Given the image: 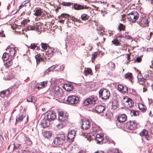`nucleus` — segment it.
Returning <instances> with one entry per match:
<instances>
[{"mask_svg": "<svg viewBox=\"0 0 153 153\" xmlns=\"http://www.w3.org/2000/svg\"><path fill=\"white\" fill-rule=\"evenodd\" d=\"M7 51H9L11 56H13L16 53V51L13 45H11L7 47L6 49Z\"/></svg>", "mask_w": 153, "mask_h": 153, "instance_id": "ddd939ff", "label": "nucleus"}, {"mask_svg": "<svg viewBox=\"0 0 153 153\" xmlns=\"http://www.w3.org/2000/svg\"><path fill=\"white\" fill-rule=\"evenodd\" d=\"M119 153L118 152V151L117 149H114L113 150L111 153Z\"/></svg>", "mask_w": 153, "mask_h": 153, "instance_id": "680f3d73", "label": "nucleus"}, {"mask_svg": "<svg viewBox=\"0 0 153 153\" xmlns=\"http://www.w3.org/2000/svg\"><path fill=\"white\" fill-rule=\"evenodd\" d=\"M91 123L88 120H82L81 127L84 130H87L90 127Z\"/></svg>", "mask_w": 153, "mask_h": 153, "instance_id": "f8f14e48", "label": "nucleus"}, {"mask_svg": "<svg viewBox=\"0 0 153 153\" xmlns=\"http://www.w3.org/2000/svg\"><path fill=\"white\" fill-rule=\"evenodd\" d=\"M109 68L111 69V70H114L115 65V64L113 62H111L109 63Z\"/></svg>", "mask_w": 153, "mask_h": 153, "instance_id": "e433bc0d", "label": "nucleus"}, {"mask_svg": "<svg viewBox=\"0 0 153 153\" xmlns=\"http://www.w3.org/2000/svg\"><path fill=\"white\" fill-rule=\"evenodd\" d=\"M48 47V45L47 44L43 43H41V47L43 49L46 50L47 49Z\"/></svg>", "mask_w": 153, "mask_h": 153, "instance_id": "49530a36", "label": "nucleus"}, {"mask_svg": "<svg viewBox=\"0 0 153 153\" xmlns=\"http://www.w3.org/2000/svg\"><path fill=\"white\" fill-rule=\"evenodd\" d=\"M5 92V95L7 97L10 94V91L8 90H5L4 91Z\"/></svg>", "mask_w": 153, "mask_h": 153, "instance_id": "6e6d98bb", "label": "nucleus"}, {"mask_svg": "<svg viewBox=\"0 0 153 153\" xmlns=\"http://www.w3.org/2000/svg\"><path fill=\"white\" fill-rule=\"evenodd\" d=\"M124 86H123V85L120 84L118 85V90L122 92Z\"/></svg>", "mask_w": 153, "mask_h": 153, "instance_id": "de8ad7c7", "label": "nucleus"}, {"mask_svg": "<svg viewBox=\"0 0 153 153\" xmlns=\"http://www.w3.org/2000/svg\"><path fill=\"white\" fill-rule=\"evenodd\" d=\"M53 143L54 144L58 146H62L65 143V137L63 134L58 135L55 137L53 140Z\"/></svg>", "mask_w": 153, "mask_h": 153, "instance_id": "7ed1b4c3", "label": "nucleus"}, {"mask_svg": "<svg viewBox=\"0 0 153 153\" xmlns=\"http://www.w3.org/2000/svg\"><path fill=\"white\" fill-rule=\"evenodd\" d=\"M131 115L132 116H136L138 114V112L137 111L132 110L130 112Z\"/></svg>", "mask_w": 153, "mask_h": 153, "instance_id": "4c0bfd02", "label": "nucleus"}, {"mask_svg": "<svg viewBox=\"0 0 153 153\" xmlns=\"http://www.w3.org/2000/svg\"><path fill=\"white\" fill-rule=\"evenodd\" d=\"M42 13V12L40 9H37L34 13V15L36 16H40Z\"/></svg>", "mask_w": 153, "mask_h": 153, "instance_id": "f704fd0d", "label": "nucleus"}, {"mask_svg": "<svg viewBox=\"0 0 153 153\" xmlns=\"http://www.w3.org/2000/svg\"><path fill=\"white\" fill-rule=\"evenodd\" d=\"M29 20H27L26 19H25L23 20L22 22H21V24H22V25H25L26 24L27 22H29Z\"/></svg>", "mask_w": 153, "mask_h": 153, "instance_id": "09e8293b", "label": "nucleus"}, {"mask_svg": "<svg viewBox=\"0 0 153 153\" xmlns=\"http://www.w3.org/2000/svg\"><path fill=\"white\" fill-rule=\"evenodd\" d=\"M13 62H12L11 60H9L8 62H4V65L7 67H9L11 66L12 65Z\"/></svg>", "mask_w": 153, "mask_h": 153, "instance_id": "72a5a7b5", "label": "nucleus"}, {"mask_svg": "<svg viewBox=\"0 0 153 153\" xmlns=\"http://www.w3.org/2000/svg\"><path fill=\"white\" fill-rule=\"evenodd\" d=\"M39 26L38 25H36L35 26L31 25H29L26 27L25 28V30L26 31L29 30H37L39 29Z\"/></svg>", "mask_w": 153, "mask_h": 153, "instance_id": "a211bd4d", "label": "nucleus"}, {"mask_svg": "<svg viewBox=\"0 0 153 153\" xmlns=\"http://www.w3.org/2000/svg\"><path fill=\"white\" fill-rule=\"evenodd\" d=\"M85 135L87 136V140L89 141L91 140L94 137V134H87V135Z\"/></svg>", "mask_w": 153, "mask_h": 153, "instance_id": "2f4dec72", "label": "nucleus"}, {"mask_svg": "<svg viewBox=\"0 0 153 153\" xmlns=\"http://www.w3.org/2000/svg\"><path fill=\"white\" fill-rule=\"evenodd\" d=\"M66 101L70 104H76L79 102V98L75 95L70 96L68 97Z\"/></svg>", "mask_w": 153, "mask_h": 153, "instance_id": "0eeeda50", "label": "nucleus"}, {"mask_svg": "<svg viewBox=\"0 0 153 153\" xmlns=\"http://www.w3.org/2000/svg\"><path fill=\"white\" fill-rule=\"evenodd\" d=\"M121 92L123 93H127L128 92V88L127 87L125 86H124Z\"/></svg>", "mask_w": 153, "mask_h": 153, "instance_id": "8fccbe9b", "label": "nucleus"}, {"mask_svg": "<svg viewBox=\"0 0 153 153\" xmlns=\"http://www.w3.org/2000/svg\"><path fill=\"white\" fill-rule=\"evenodd\" d=\"M97 100V97L94 95L90 96L88 98L86 99L84 102L85 105H87L89 104L94 105Z\"/></svg>", "mask_w": 153, "mask_h": 153, "instance_id": "423d86ee", "label": "nucleus"}, {"mask_svg": "<svg viewBox=\"0 0 153 153\" xmlns=\"http://www.w3.org/2000/svg\"><path fill=\"white\" fill-rule=\"evenodd\" d=\"M35 58L36 60L37 64H38L42 60V58L40 57L39 55H36L35 56Z\"/></svg>", "mask_w": 153, "mask_h": 153, "instance_id": "c9c22d12", "label": "nucleus"}, {"mask_svg": "<svg viewBox=\"0 0 153 153\" xmlns=\"http://www.w3.org/2000/svg\"><path fill=\"white\" fill-rule=\"evenodd\" d=\"M139 14L136 11H133L128 14L127 17L128 20L131 22H134L138 18Z\"/></svg>", "mask_w": 153, "mask_h": 153, "instance_id": "20e7f679", "label": "nucleus"}, {"mask_svg": "<svg viewBox=\"0 0 153 153\" xmlns=\"http://www.w3.org/2000/svg\"><path fill=\"white\" fill-rule=\"evenodd\" d=\"M0 96L2 97H5L6 96V95H5V92L4 91L0 92Z\"/></svg>", "mask_w": 153, "mask_h": 153, "instance_id": "5fc2aeb1", "label": "nucleus"}, {"mask_svg": "<svg viewBox=\"0 0 153 153\" xmlns=\"http://www.w3.org/2000/svg\"><path fill=\"white\" fill-rule=\"evenodd\" d=\"M99 97L103 99H107L110 95V92L105 88L100 89L99 92Z\"/></svg>", "mask_w": 153, "mask_h": 153, "instance_id": "39448f33", "label": "nucleus"}, {"mask_svg": "<svg viewBox=\"0 0 153 153\" xmlns=\"http://www.w3.org/2000/svg\"><path fill=\"white\" fill-rule=\"evenodd\" d=\"M152 65H150V67L151 68H153V60L151 62Z\"/></svg>", "mask_w": 153, "mask_h": 153, "instance_id": "774afa93", "label": "nucleus"}, {"mask_svg": "<svg viewBox=\"0 0 153 153\" xmlns=\"http://www.w3.org/2000/svg\"><path fill=\"white\" fill-rule=\"evenodd\" d=\"M61 16L62 17L67 18L69 16V15L66 14H62Z\"/></svg>", "mask_w": 153, "mask_h": 153, "instance_id": "bf43d9fd", "label": "nucleus"}, {"mask_svg": "<svg viewBox=\"0 0 153 153\" xmlns=\"http://www.w3.org/2000/svg\"><path fill=\"white\" fill-rule=\"evenodd\" d=\"M47 82L46 81H43L40 82L37 85H36V88L39 89L41 88H44L47 85Z\"/></svg>", "mask_w": 153, "mask_h": 153, "instance_id": "6ab92c4d", "label": "nucleus"}, {"mask_svg": "<svg viewBox=\"0 0 153 153\" xmlns=\"http://www.w3.org/2000/svg\"><path fill=\"white\" fill-rule=\"evenodd\" d=\"M76 133V131L74 129L71 130L69 131L67 135V138L70 142L73 141Z\"/></svg>", "mask_w": 153, "mask_h": 153, "instance_id": "9d476101", "label": "nucleus"}, {"mask_svg": "<svg viewBox=\"0 0 153 153\" xmlns=\"http://www.w3.org/2000/svg\"><path fill=\"white\" fill-rule=\"evenodd\" d=\"M9 56L8 53H4L3 55L2 58L3 60L7 61L9 58Z\"/></svg>", "mask_w": 153, "mask_h": 153, "instance_id": "c756f323", "label": "nucleus"}, {"mask_svg": "<svg viewBox=\"0 0 153 153\" xmlns=\"http://www.w3.org/2000/svg\"><path fill=\"white\" fill-rule=\"evenodd\" d=\"M112 42L115 46H118L120 45V43L117 38L114 39V40L112 41Z\"/></svg>", "mask_w": 153, "mask_h": 153, "instance_id": "473e14b6", "label": "nucleus"}, {"mask_svg": "<svg viewBox=\"0 0 153 153\" xmlns=\"http://www.w3.org/2000/svg\"><path fill=\"white\" fill-rule=\"evenodd\" d=\"M37 47V44L35 43L31 44L29 46V48L32 49H34Z\"/></svg>", "mask_w": 153, "mask_h": 153, "instance_id": "37998d69", "label": "nucleus"}, {"mask_svg": "<svg viewBox=\"0 0 153 153\" xmlns=\"http://www.w3.org/2000/svg\"><path fill=\"white\" fill-rule=\"evenodd\" d=\"M126 38L128 39H132V37L130 36H126Z\"/></svg>", "mask_w": 153, "mask_h": 153, "instance_id": "338daca9", "label": "nucleus"}, {"mask_svg": "<svg viewBox=\"0 0 153 153\" xmlns=\"http://www.w3.org/2000/svg\"><path fill=\"white\" fill-rule=\"evenodd\" d=\"M119 29L120 30H124L125 26L123 24L120 23L118 26Z\"/></svg>", "mask_w": 153, "mask_h": 153, "instance_id": "c03bdc74", "label": "nucleus"}, {"mask_svg": "<svg viewBox=\"0 0 153 153\" xmlns=\"http://www.w3.org/2000/svg\"><path fill=\"white\" fill-rule=\"evenodd\" d=\"M50 94L52 96L56 98H59L61 96L62 89L56 85H53L50 90Z\"/></svg>", "mask_w": 153, "mask_h": 153, "instance_id": "f03ea898", "label": "nucleus"}, {"mask_svg": "<svg viewBox=\"0 0 153 153\" xmlns=\"http://www.w3.org/2000/svg\"><path fill=\"white\" fill-rule=\"evenodd\" d=\"M58 119L62 122L65 121L66 120L68 116V114L66 112L62 111L58 112Z\"/></svg>", "mask_w": 153, "mask_h": 153, "instance_id": "1a4fd4ad", "label": "nucleus"}, {"mask_svg": "<svg viewBox=\"0 0 153 153\" xmlns=\"http://www.w3.org/2000/svg\"><path fill=\"white\" fill-rule=\"evenodd\" d=\"M137 125L136 123L133 121H130L127 122L126 124V127L128 130H132L136 129Z\"/></svg>", "mask_w": 153, "mask_h": 153, "instance_id": "6e6552de", "label": "nucleus"}, {"mask_svg": "<svg viewBox=\"0 0 153 153\" xmlns=\"http://www.w3.org/2000/svg\"><path fill=\"white\" fill-rule=\"evenodd\" d=\"M149 115L151 117L153 116V107L149 112Z\"/></svg>", "mask_w": 153, "mask_h": 153, "instance_id": "052dcab7", "label": "nucleus"}, {"mask_svg": "<svg viewBox=\"0 0 153 153\" xmlns=\"http://www.w3.org/2000/svg\"><path fill=\"white\" fill-rule=\"evenodd\" d=\"M64 88L66 91H69L73 89V86L70 84H67L64 85Z\"/></svg>", "mask_w": 153, "mask_h": 153, "instance_id": "5701e85b", "label": "nucleus"}, {"mask_svg": "<svg viewBox=\"0 0 153 153\" xmlns=\"http://www.w3.org/2000/svg\"><path fill=\"white\" fill-rule=\"evenodd\" d=\"M143 78L144 79V80L145 81L149 80L150 79L149 75L148 74H144L143 76Z\"/></svg>", "mask_w": 153, "mask_h": 153, "instance_id": "79ce46f5", "label": "nucleus"}, {"mask_svg": "<svg viewBox=\"0 0 153 153\" xmlns=\"http://www.w3.org/2000/svg\"><path fill=\"white\" fill-rule=\"evenodd\" d=\"M132 74L130 73H128L126 74L125 77L126 78L128 79L130 81L132 79Z\"/></svg>", "mask_w": 153, "mask_h": 153, "instance_id": "a19ab883", "label": "nucleus"}, {"mask_svg": "<svg viewBox=\"0 0 153 153\" xmlns=\"http://www.w3.org/2000/svg\"><path fill=\"white\" fill-rule=\"evenodd\" d=\"M56 67V66L55 65H53L45 71V72L47 73H48V72L51 71L54 69Z\"/></svg>", "mask_w": 153, "mask_h": 153, "instance_id": "ea45409f", "label": "nucleus"}, {"mask_svg": "<svg viewBox=\"0 0 153 153\" xmlns=\"http://www.w3.org/2000/svg\"><path fill=\"white\" fill-rule=\"evenodd\" d=\"M139 108L143 112L145 111L146 109V108L145 105L142 103H140L138 105Z\"/></svg>", "mask_w": 153, "mask_h": 153, "instance_id": "cd10ccee", "label": "nucleus"}, {"mask_svg": "<svg viewBox=\"0 0 153 153\" xmlns=\"http://www.w3.org/2000/svg\"><path fill=\"white\" fill-rule=\"evenodd\" d=\"M4 105L5 106V107H6L8 106L9 105V101L8 100H4Z\"/></svg>", "mask_w": 153, "mask_h": 153, "instance_id": "603ef678", "label": "nucleus"}, {"mask_svg": "<svg viewBox=\"0 0 153 153\" xmlns=\"http://www.w3.org/2000/svg\"><path fill=\"white\" fill-rule=\"evenodd\" d=\"M140 135L142 137V140L143 139L146 140H149V135L148 134V132L146 129H143L140 134Z\"/></svg>", "mask_w": 153, "mask_h": 153, "instance_id": "9b49d317", "label": "nucleus"}, {"mask_svg": "<svg viewBox=\"0 0 153 153\" xmlns=\"http://www.w3.org/2000/svg\"><path fill=\"white\" fill-rule=\"evenodd\" d=\"M84 74L85 75H86L88 74H91L92 71L91 69L90 68H85L84 71Z\"/></svg>", "mask_w": 153, "mask_h": 153, "instance_id": "7c9ffc66", "label": "nucleus"}, {"mask_svg": "<svg viewBox=\"0 0 153 153\" xmlns=\"http://www.w3.org/2000/svg\"><path fill=\"white\" fill-rule=\"evenodd\" d=\"M105 107L102 105H99L95 107V110L97 113H100L104 110Z\"/></svg>", "mask_w": 153, "mask_h": 153, "instance_id": "aec40b11", "label": "nucleus"}, {"mask_svg": "<svg viewBox=\"0 0 153 153\" xmlns=\"http://www.w3.org/2000/svg\"><path fill=\"white\" fill-rule=\"evenodd\" d=\"M43 136L45 137H50L51 136V132L49 131H44L43 133Z\"/></svg>", "mask_w": 153, "mask_h": 153, "instance_id": "b1692460", "label": "nucleus"}, {"mask_svg": "<svg viewBox=\"0 0 153 153\" xmlns=\"http://www.w3.org/2000/svg\"><path fill=\"white\" fill-rule=\"evenodd\" d=\"M73 3H72L71 2H63L62 3V4L63 6H71V5L72 6L73 5Z\"/></svg>", "mask_w": 153, "mask_h": 153, "instance_id": "58836bf2", "label": "nucleus"}, {"mask_svg": "<svg viewBox=\"0 0 153 153\" xmlns=\"http://www.w3.org/2000/svg\"><path fill=\"white\" fill-rule=\"evenodd\" d=\"M112 105H117V102L116 101H113L112 102Z\"/></svg>", "mask_w": 153, "mask_h": 153, "instance_id": "e2e57ef3", "label": "nucleus"}, {"mask_svg": "<svg viewBox=\"0 0 153 153\" xmlns=\"http://www.w3.org/2000/svg\"><path fill=\"white\" fill-rule=\"evenodd\" d=\"M104 134H98L96 136V140L97 143H99L103 140Z\"/></svg>", "mask_w": 153, "mask_h": 153, "instance_id": "f3484780", "label": "nucleus"}, {"mask_svg": "<svg viewBox=\"0 0 153 153\" xmlns=\"http://www.w3.org/2000/svg\"><path fill=\"white\" fill-rule=\"evenodd\" d=\"M143 89V92H146L147 90V88L146 86H144V87H143L142 88Z\"/></svg>", "mask_w": 153, "mask_h": 153, "instance_id": "0e129e2a", "label": "nucleus"}, {"mask_svg": "<svg viewBox=\"0 0 153 153\" xmlns=\"http://www.w3.org/2000/svg\"><path fill=\"white\" fill-rule=\"evenodd\" d=\"M117 105H112L111 108L113 110H115L117 108Z\"/></svg>", "mask_w": 153, "mask_h": 153, "instance_id": "69168bd1", "label": "nucleus"}, {"mask_svg": "<svg viewBox=\"0 0 153 153\" xmlns=\"http://www.w3.org/2000/svg\"><path fill=\"white\" fill-rule=\"evenodd\" d=\"M97 52H95L94 53L92 54V57L91 58L93 59H94L97 56Z\"/></svg>", "mask_w": 153, "mask_h": 153, "instance_id": "4d7b16f0", "label": "nucleus"}, {"mask_svg": "<svg viewBox=\"0 0 153 153\" xmlns=\"http://www.w3.org/2000/svg\"><path fill=\"white\" fill-rule=\"evenodd\" d=\"M81 17L82 20L85 21L88 20L89 18V16L86 14L83 13L81 15Z\"/></svg>", "mask_w": 153, "mask_h": 153, "instance_id": "c85d7f7f", "label": "nucleus"}, {"mask_svg": "<svg viewBox=\"0 0 153 153\" xmlns=\"http://www.w3.org/2000/svg\"><path fill=\"white\" fill-rule=\"evenodd\" d=\"M127 119V116L125 114L119 115L117 117V120L120 123L124 122Z\"/></svg>", "mask_w": 153, "mask_h": 153, "instance_id": "dca6fc26", "label": "nucleus"}, {"mask_svg": "<svg viewBox=\"0 0 153 153\" xmlns=\"http://www.w3.org/2000/svg\"><path fill=\"white\" fill-rule=\"evenodd\" d=\"M138 82L140 85L144 84V85H146V83H148L147 81H145L144 80L142 76H140V77L138 78Z\"/></svg>", "mask_w": 153, "mask_h": 153, "instance_id": "412c9836", "label": "nucleus"}, {"mask_svg": "<svg viewBox=\"0 0 153 153\" xmlns=\"http://www.w3.org/2000/svg\"><path fill=\"white\" fill-rule=\"evenodd\" d=\"M133 101L131 99L127 103H126V104L123 105V106L127 108H131L133 106Z\"/></svg>", "mask_w": 153, "mask_h": 153, "instance_id": "4be33fe9", "label": "nucleus"}, {"mask_svg": "<svg viewBox=\"0 0 153 153\" xmlns=\"http://www.w3.org/2000/svg\"><path fill=\"white\" fill-rule=\"evenodd\" d=\"M27 101L28 102H31L33 101L32 97L31 96H29L28 97L27 99Z\"/></svg>", "mask_w": 153, "mask_h": 153, "instance_id": "864d4df0", "label": "nucleus"}, {"mask_svg": "<svg viewBox=\"0 0 153 153\" xmlns=\"http://www.w3.org/2000/svg\"><path fill=\"white\" fill-rule=\"evenodd\" d=\"M24 117L23 115L22 114H19L16 117V122L18 123L21 121Z\"/></svg>", "mask_w": 153, "mask_h": 153, "instance_id": "393cba45", "label": "nucleus"}, {"mask_svg": "<svg viewBox=\"0 0 153 153\" xmlns=\"http://www.w3.org/2000/svg\"><path fill=\"white\" fill-rule=\"evenodd\" d=\"M56 117L55 114L52 111H49L43 114L41 117L42 119L41 122L42 126L44 128L49 126L50 124V121L53 120Z\"/></svg>", "mask_w": 153, "mask_h": 153, "instance_id": "f257e3e1", "label": "nucleus"}, {"mask_svg": "<svg viewBox=\"0 0 153 153\" xmlns=\"http://www.w3.org/2000/svg\"><path fill=\"white\" fill-rule=\"evenodd\" d=\"M101 128L98 126L94 125L93 126V131L95 132H99Z\"/></svg>", "mask_w": 153, "mask_h": 153, "instance_id": "bb28decb", "label": "nucleus"}, {"mask_svg": "<svg viewBox=\"0 0 153 153\" xmlns=\"http://www.w3.org/2000/svg\"><path fill=\"white\" fill-rule=\"evenodd\" d=\"M142 59L141 58V56L137 57L136 59V61L138 62H141Z\"/></svg>", "mask_w": 153, "mask_h": 153, "instance_id": "13d9d810", "label": "nucleus"}, {"mask_svg": "<svg viewBox=\"0 0 153 153\" xmlns=\"http://www.w3.org/2000/svg\"><path fill=\"white\" fill-rule=\"evenodd\" d=\"M138 22L140 24L143 25L144 27L148 26L149 22L147 18H142L139 19Z\"/></svg>", "mask_w": 153, "mask_h": 153, "instance_id": "4468645a", "label": "nucleus"}, {"mask_svg": "<svg viewBox=\"0 0 153 153\" xmlns=\"http://www.w3.org/2000/svg\"><path fill=\"white\" fill-rule=\"evenodd\" d=\"M152 34L153 33L152 32L149 33H148L146 36V39L148 40H149L150 39Z\"/></svg>", "mask_w": 153, "mask_h": 153, "instance_id": "3c124183", "label": "nucleus"}, {"mask_svg": "<svg viewBox=\"0 0 153 153\" xmlns=\"http://www.w3.org/2000/svg\"><path fill=\"white\" fill-rule=\"evenodd\" d=\"M72 7H73L75 10H77L88 8V7H87L86 6H83L76 4H74V6H72Z\"/></svg>", "mask_w": 153, "mask_h": 153, "instance_id": "2eb2a0df", "label": "nucleus"}, {"mask_svg": "<svg viewBox=\"0 0 153 153\" xmlns=\"http://www.w3.org/2000/svg\"><path fill=\"white\" fill-rule=\"evenodd\" d=\"M20 145V144H19L18 141H17L15 142L14 143L13 149H15L18 148L19 147Z\"/></svg>", "mask_w": 153, "mask_h": 153, "instance_id": "a18cd8bd", "label": "nucleus"}, {"mask_svg": "<svg viewBox=\"0 0 153 153\" xmlns=\"http://www.w3.org/2000/svg\"><path fill=\"white\" fill-rule=\"evenodd\" d=\"M131 99L130 98L128 97L125 96L123 97V99L122 100V104L123 105L126 104V103L128 102Z\"/></svg>", "mask_w": 153, "mask_h": 153, "instance_id": "a878e982", "label": "nucleus"}]
</instances>
